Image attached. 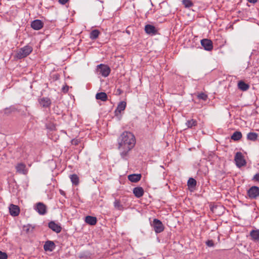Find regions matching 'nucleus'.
<instances>
[{
	"mask_svg": "<svg viewBox=\"0 0 259 259\" xmlns=\"http://www.w3.org/2000/svg\"><path fill=\"white\" fill-rule=\"evenodd\" d=\"M118 149L121 157L127 159L129 152L135 146L136 139L131 132H124L118 139Z\"/></svg>",
	"mask_w": 259,
	"mask_h": 259,
	"instance_id": "nucleus-1",
	"label": "nucleus"
},
{
	"mask_svg": "<svg viewBox=\"0 0 259 259\" xmlns=\"http://www.w3.org/2000/svg\"><path fill=\"white\" fill-rule=\"evenodd\" d=\"M32 51V48L31 46L28 45L25 46L18 51L16 57L18 59L25 58L28 56Z\"/></svg>",
	"mask_w": 259,
	"mask_h": 259,
	"instance_id": "nucleus-2",
	"label": "nucleus"
},
{
	"mask_svg": "<svg viewBox=\"0 0 259 259\" xmlns=\"http://www.w3.org/2000/svg\"><path fill=\"white\" fill-rule=\"evenodd\" d=\"M97 72L103 77H107L111 71L110 67L107 65L100 64L97 66Z\"/></svg>",
	"mask_w": 259,
	"mask_h": 259,
	"instance_id": "nucleus-3",
	"label": "nucleus"
},
{
	"mask_svg": "<svg viewBox=\"0 0 259 259\" xmlns=\"http://www.w3.org/2000/svg\"><path fill=\"white\" fill-rule=\"evenodd\" d=\"M247 195L250 199H255L259 196V187L252 186L247 191Z\"/></svg>",
	"mask_w": 259,
	"mask_h": 259,
	"instance_id": "nucleus-4",
	"label": "nucleus"
},
{
	"mask_svg": "<svg viewBox=\"0 0 259 259\" xmlns=\"http://www.w3.org/2000/svg\"><path fill=\"white\" fill-rule=\"evenodd\" d=\"M234 160L237 166L239 168L245 165L246 163L242 154L239 152L236 153Z\"/></svg>",
	"mask_w": 259,
	"mask_h": 259,
	"instance_id": "nucleus-5",
	"label": "nucleus"
},
{
	"mask_svg": "<svg viewBox=\"0 0 259 259\" xmlns=\"http://www.w3.org/2000/svg\"><path fill=\"white\" fill-rule=\"evenodd\" d=\"M151 225L156 233H161L164 230V227L162 222L157 219L153 220V223Z\"/></svg>",
	"mask_w": 259,
	"mask_h": 259,
	"instance_id": "nucleus-6",
	"label": "nucleus"
},
{
	"mask_svg": "<svg viewBox=\"0 0 259 259\" xmlns=\"http://www.w3.org/2000/svg\"><path fill=\"white\" fill-rule=\"evenodd\" d=\"M201 45L205 50L210 51L213 49V45L211 40L208 39H203L201 40Z\"/></svg>",
	"mask_w": 259,
	"mask_h": 259,
	"instance_id": "nucleus-7",
	"label": "nucleus"
},
{
	"mask_svg": "<svg viewBox=\"0 0 259 259\" xmlns=\"http://www.w3.org/2000/svg\"><path fill=\"white\" fill-rule=\"evenodd\" d=\"M34 209L40 215H44L47 212V207L41 202L37 203Z\"/></svg>",
	"mask_w": 259,
	"mask_h": 259,
	"instance_id": "nucleus-8",
	"label": "nucleus"
},
{
	"mask_svg": "<svg viewBox=\"0 0 259 259\" xmlns=\"http://www.w3.org/2000/svg\"><path fill=\"white\" fill-rule=\"evenodd\" d=\"M145 31L146 33L151 35H154L157 33V29L156 27L150 24H147L145 26Z\"/></svg>",
	"mask_w": 259,
	"mask_h": 259,
	"instance_id": "nucleus-9",
	"label": "nucleus"
},
{
	"mask_svg": "<svg viewBox=\"0 0 259 259\" xmlns=\"http://www.w3.org/2000/svg\"><path fill=\"white\" fill-rule=\"evenodd\" d=\"M38 102L43 107H50L52 102L50 98L47 97H43L38 99Z\"/></svg>",
	"mask_w": 259,
	"mask_h": 259,
	"instance_id": "nucleus-10",
	"label": "nucleus"
},
{
	"mask_svg": "<svg viewBox=\"0 0 259 259\" xmlns=\"http://www.w3.org/2000/svg\"><path fill=\"white\" fill-rule=\"evenodd\" d=\"M43 22L38 19L35 20L31 22V27L34 30H38L43 27Z\"/></svg>",
	"mask_w": 259,
	"mask_h": 259,
	"instance_id": "nucleus-11",
	"label": "nucleus"
},
{
	"mask_svg": "<svg viewBox=\"0 0 259 259\" xmlns=\"http://www.w3.org/2000/svg\"><path fill=\"white\" fill-rule=\"evenodd\" d=\"M9 211L11 215L16 217L20 213V208L17 205L12 204L9 206Z\"/></svg>",
	"mask_w": 259,
	"mask_h": 259,
	"instance_id": "nucleus-12",
	"label": "nucleus"
},
{
	"mask_svg": "<svg viewBox=\"0 0 259 259\" xmlns=\"http://www.w3.org/2000/svg\"><path fill=\"white\" fill-rule=\"evenodd\" d=\"M126 106V103L125 101H121L120 102L117 107L115 111V115L116 116H118V114H120L121 112L124 111Z\"/></svg>",
	"mask_w": 259,
	"mask_h": 259,
	"instance_id": "nucleus-13",
	"label": "nucleus"
},
{
	"mask_svg": "<svg viewBox=\"0 0 259 259\" xmlns=\"http://www.w3.org/2000/svg\"><path fill=\"white\" fill-rule=\"evenodd\" d=\"M48 226L49 228L57 233H60L62 230L61 227L59 224L55 223L53 221L50 222L48 224Z\"/></svg>",
	"mask_w": 259,
	"mask_h": 259,
	"instance_id": "nucleus-14",
	"label": "nucleus"
},
{
	"mask_svg": "<svg viewBox=\"0 0 259 259\" xmlns=\"http://www.w3.org/2000/svg\"><path fill=\"white\" fill-rule=\"evenodd\" d=\"M16 169L18 172L23 174H27L28 171L26 168V165L22 163H18L16 166Z\"/></svg>",
	"mask_w": 259,
	"mask_h": 259,
	"instance_id": "nucleus-15",
	"label": "nucleus"
},
{
	"mask_svg": "<svg viewBox=\"0 0 259 259\" xmlns=\"http://www.w3.org/2000/svg\"><path fill=\"white\" fill-rule=\"evenodd\" d=\"M55 245L53 241H47L46 242L44 248L45 251H52L55 248Z\"/></svg>",
	"mask_w": 259,
	"mask_h": 259,
	"instance_id": "nucleus-16",
	"label": "nucleus"
},
{
	"mask_svg": "<svg viewBox=\"0 0 259 259\" xmlns=\"http://www.w3.org/2000/svg\"><path fill=\"white\" fill-rule=\"evenodd\" d=\"M144 190L142 187H137L133 189V193L137 198L141 197L144 194Z\"/></svg>",
	"mask_w": 259,
	"mask_h": 259,
	"instance_id": "nucleus-17",
	"label": "nucleus"
},
{
	"mask_svg": "<svg viewBox=\"0 0 259 259\" xmlns=\"http://www.w3.org/2000/svg\"><path fill=\"white\" fill-rule=\"evenodd\" d=\"M141 174H132L128 176V179L132 182L137 183L141 179Z\"/></svg>",
	"mask_w": 259,
	"mask_h": 259,
	"instance_id": "nucleus-18",
	"label": "nucleus"
},
{
	"mask_svg": "<svg viewBox=\"0 0 259 259\" xmlns=\"http://www.w3.org/2000/svg\"><path fill=\"white\" fill-rule=\"evenodd\" d=\"M85 222L87 224L93 226L96 224L97 220V218L95 217L88 215L85 218Z\"/></svg>",
	"mask_w": 259,
	"mask_h": 259,
	"instance_id": "nucleus-19",
	"label": "nucleus"
},
{
	"mask_svg": "<svg viewBox=\"0 0 259 259\" xmlns=\"http://www.w3.org/2000/svg\"><path fill=\"white\" fill-rule=\"evenodd\" d=\"M252 240L256 241L259 240V230H252L250 233Z\"/></svg>",
	"mask_w": 259,
	"mask_h": 259,
	"instance_id": "nucleus-20",
	"label": "nucleus"
},
{
	"mask_svg": "<svg viewBox=\"0 0 259 259\" xmlns=\"http://www.w3.org/2000/svg\"><path fill=\"white\" fill-rule=\"evenodd\" d=\"M238 87L240 90L246 91L249 89V85L243 81H239L238 83Z\"/></svg>",
	"mask_w": 259,
	"mask_h": 259,
	"instance_id": "nucleus-21",
	"label": "nucleus"
},
{
	"mask_svg": "<svg viewBox=\"0 0 259 259\" xmlns=\"http://www.w3.org/2000/svg\"><path fill=\"white\" fill-rule=\"evenodd\" d=\"M96 98L97 100H100L102 101H106L107 100L108 97L105 93L100 92L96 94Z\"/></svg>",
	"mask_w": 259,
	"mask_h": 259,
	"instance_id": "nucleus-22",
	"label": "nucleus"
},
{
	"mask_svg": "<svg viewBox=\"0 0 259 259\" xmlns=\"http://www.w3.org/2000/svg\"><path fill=\"white\" fill-rule=\"evenodd\" d=\"M258 137V135L253 132H250L247 135V139L248 140L255 141Z\"/></svg>",
	"mask_w": 259,
	"mask_h": 259,
	"instance_id": "nucleus-23",
	"label": "nucleus"
},
{
	"mask_svg": "<svg viewBox=\"0 0 259 259\" xmlns=\"http://www.w3.org/2000/svg\"><path fill=\"white\" fill-rule=\"evenodd\" d=\"M16 109L15 108L14 106H11L9 107L6 108L3 110V112L4 114L8 115L12 113V112L15 111Z\"/></svg>",
	"mask_w": 259,
	"mask_h": 259,
	"instance_id": "nucleus-24",
	"label": "nucleus"
},
{
	"mask_svg": "<svg viewBox=\"0 0 259 259\" xmlns=\"http://www.w3.org/2000/svg\"><path fill=\"white\" fill-rule=\"evenodd\" d=\"M100 34V31L97 29L92 30L90 34V37L91 39L94 40L97 38Z\"/></svg>",
	"mask_w": 259,
	"mask_h": 259,
	"instance_id": "nucleus-25",
	"label": "nucleus"
},
{
	"mask_svg": "<svg viewBox=\"0 0 259 259\" xmlns=\"http://www.w3.org/2000/svg\"><path fill=\"white\" fill-rule=\"evenodd\" d=\"M242 137V134L240 132H235L231 136V139L234 141H238Z\"/></svg>",
	"mask_w": 259,
	"mask_h": 259,
	"instance_id": "nucleus-26",
	"label": "nucleus"
},
{
	"mask_svg": "<svg viewBox=\"0 0 259 259\" xmlns=\"http://www.w3.org/2000/svg\"><path fill=\"white\" fill-rule=\"evenodd\" d=\"M197 124V121L193 119L188 120L186 123V125L188 128H192L193 126H196Z\"/></svg>",
	"mask_w": 259,
	"mask_h": 259,
	"instance_id": "nucleus-27",
	"label": "nucleus"
},
{
	"mask_svg": "<svg viewBox=\"0 0 259 259\" xmlns=\"http://www.w3.org/2000/svg\"><path fill=\"white\" fill-rule=\"evenodd\" d=\"M70 179L71 180V181L72 182V184L75 185H77L79 183V178L78 176L75 175H71L70 176Z\"/></svg>",
	"mask_w": 259,
	"mask_h": 259,
	"instance_id": "nucleus-28",
	"label": "nucleus"
},
{
	"mask_svg": "<svg viewBox=\"0 0 259 259\" xmlns=\"http://www.w3.org/2000/svg\"><path fill=\"white\" fill-rule=\"evenodd\" d=\"M114 207L119 210H122L123 209V206L121 204V202L119 200L115 199L114 202Z\"/></svg>",
	"mask_w": 259,
	"mask_h": 259,
	"instance_id": "nucleus-29",
	"label": "nucleus"
},
{
	"mask_svg": "<svg viewBox=\"0 0 259 259\" xmlns=\"http://www.w3.org/2000/svg\"><path fill=\"white\" fill-rule=\"evenodd\" d=\"M196 185V181L193 178H190L188 181V185L190 187H194Z\"/></svg>",
	"mask_w": 259,
	"mask_h": 259,
	"instance_id": "nucleus-30",
	"label": "nucleus"
},
{
	"mask_svg": "<svg viewBox=\"0 0 259 259\" xmlns=\"http://www.w3.org/2000/svg\"><path fill=\"white\" fill-rule=\"evenodd\" d=\"M182 3L186 8H190L193 5V3L190 0H183Z\"/></svg>",
	"mask_w": 259,
	"mask_h": 259,
	"instance_id": "nucleus-31",
	"label": "nucleus"
},
{
	"mask_svg": "<svg viewBox=\"0 0 259 259\" xmlns=\"http://www.w3.org/2000/svg\"><path fill=\"white\" fill-rule=\"evenodd\" d=\"M197 97L199 99H201L203 101H206L208 98L207 95L203 93L199 94Z\"/></svg>",
	"mask_w": 259,
	"mask_h": 259,
	"instance_id": "nucleus-32",
	"label": "nucleus"
},
{
	"mask_svg": "<svg viewBox=\"0 0 259 259\" xmlns=\"http://www.w3.org/2000/svg\"><path fill=\"white\" fill-rule=\"evenodd\" d=\"M8 255L6 253L0 251V259H7Z\"/></svg>",
	"mask_w": 259,
	"mask_h": 259,
	"instance_id": "nucleus-33",
	"label": "nucleus"
},
{
	"mask_svg": "<svg viewBox=\"0 0 259 259\" xmlns=\"http://www.w3.org/2000/svg\"><path fill=\"white\" fill-rule=\"evenodd\" d=\"M252 180L255 181L259 182V174H255Z\"/></svg>",
	"mask_w": 259,
	"mask_h": 259,
	"instance_id": "nucleus-34",
	"label": "nucleus"
},
{
	"mask_svg": "<svg viewBox=\"0 0 259 259\" xmlns=\"http://www.w3.org/2000/svg\"><path fill=\"white\" fill-rule=\"evenodd\" d=\"M62 91L64 93H66L69 90V87L68 85H65V86H64L62 89Z\"/></svg>",
	"mask_w": 259,
	"mask_h": 259,
	"instance_id": "nucleus-35",
	"label": "nucleus"
},
{
	"mask_svg": "<svg viewBox=\"0 0 259 259\" xmlns=\"http://www.w3.org/2000/svg\"><path fill=\"white\" fill-rule=\"evenodd\" d=\"M206 243L208 246H212L213 245V242L212 240H208L206 242Z\"/></svg>",
	"mask_w": 259,
	"mask_h": 259,
	"instance_id": "nucleus-36",
	"label": "nucleus"
},
{
	"mask_svg": "<svg viewBox=\"0 0 259 259\" xmlns=\"http://www.w3.org/2000/svg\"><path fill=\"white\" fill-rule=\"evenodd\" d=\"M68 0H59V2L60 4L64 5L65 4Z\"/></svg>",
	"mask_w": 259,
	"mask_h": 259,
	"instance_id": "nucleus-37",
	"label": "nucleus"
},
{
	"mask_svg": "<svg viewBox=\"0 0 259 259\" xmlns=\"http://www.w3.org/2000/svg\"><path fill=\"white\" fill-rule=\"evenodd\" d=\"M59 192H60V193L61 195H63V196H65V193L64 191H63L62 190H59Z\"/></svg>",
	"mask_w": 259,
	"mask_h": 259,
	"instance_id": "nucleus-38",
	"label": "nucleus"
},
{
	"mask_svg": "<svg viewBox=\"0 0 259 259\" xmlns=\"http://www.w3.org/2000/svg\"><path fill=\"white\" fill-rule=\"evenodd\" d=\"M249 2L251 3H255L257 2V0H247Z\"/></svg>",
	"mask_w": 259,
	"mask_h": 259,
	"instance_id": "nucleus-39",
	"label": "nucleus"
}]
</instances>
